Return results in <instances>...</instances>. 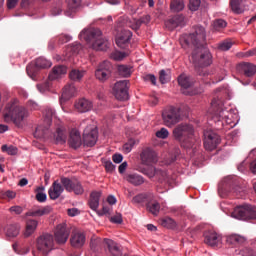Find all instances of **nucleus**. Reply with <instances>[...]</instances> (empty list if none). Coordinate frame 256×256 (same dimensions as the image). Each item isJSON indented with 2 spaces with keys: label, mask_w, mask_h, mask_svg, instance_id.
I'll return each mask as SVG.
<instances>
[{
  "label": "nucleus",
  "mask_w": 256,
  "mask_h": 256,
  "mask_svg": "<svg viewBox=\"0 0 256 256\" xmlns=\"http://www.w3.org/2000/svg\"><path fill=\"white\" fill-rule=\"evenodd\" d=\"M194 30V33L182 36L181 43L195 47L191 54V61L196 74L201 77H210L213 83H219L225 78V72L220 71V73L212 77L215 74V69L209 70L207 68L213 64V56L210 50L204 47L206 30L202 26H196Z\"/></svg>",
  "instance_id": "nucleus-1"
},
{
  "label": "nucleus",
  "mask_w": 256,
  "mask_h": 256,
  "mask_svg": "<svg viewBox=\"0 0 256 256\" xmlns=\"http://www.w3.org/2000/svg\"><path fill=\"white\" fill-rule=\"evenodd\" d=\"M64 189L69 193H75L77 196H81L84 193V187L79 180L61 177L60 182L56 180L50 187L48 192L50 199L57 200L64 192Z\"/></svg>",
  "instance_id": "nucleus-2"
},
{
  "label": "nucleus",
  "mask_w": 256,
  "mask_h": 256,
  "mask_svg": "<svg viewBox=\"0 0 256 256\" xmlns=\"http://www.w3.org/2000/svg\"><path fill=\"white\" fill-rule=\"evenodd\" d=\"M173 137L184 149H197L201 140L195 135L193 125L179 124L173 129Z\"/></svg>",
  "instance_id": "nucleus-3"
},
{
  "label": "nucleus",
  "mask_w": 256,
  "mask_h": 256,
  "mask_svg": "<svg viewBox=\"0 0 256 256\" xmlns=\"http://www.w3.org/2000/svg\"><path fill=\"white\" fill-rule=\"evenodd\" d=\"M28 116V111L15 103H8L4 110L5 123H14L16 127H22V122Z\"/></svg>",
  "instance_id": "nucleus-4"
},
{
  "label": "nucleus",
  "mask_w": 256,
  "mask_h": 256,
  "mask_svg": "<svg viewBox=\"0 0 256 256\" xmlns=\"http://www.w3.org/2000/svg\"><path fill=\"white\" fill-rule=\"evenodd\" d=\"M79 37L81 40H85L96 51H104L107 47V43L103 39L102 32L99 29H85Z\"/></svg>",
  "instance_id": "nucleus-5"
},
{
  "label": "nucleus",
  "mask_w": 256,
  "mask_h": 256,
  "mask_svg": "<svg viewBox=\"0 0 256 256\" xmlns=\"http://www.w3.org/2000/svg\"><path fill=\"white\" fill-rule=\"evenodd\" d=\"M54 247V238L50 233H43L37 238L36 250L34 256H47Z\"/></svg>",
  "instance_id": "nucleus-6"
},
{
  "label": "nucleus",
  "mask_w": 256,
  "mask_h": 256,
  "mask_svg": "<svg viewBox=\"0 0 256 256\" xmlns=\"http://www.w3.org/2000/svg\"><path fill=\"white\" fill-rule=\"evenodd\" d=\"M231 216L240 221H256V206L251 204L236 206Z\"/></svg>",
  "instance_id": "nucleus-7"
},
{
  "label": "nucleus",
  "mask_w": 256,
  "mask_h": 256,
  "mask_svg": "<svg viewBox=\"0 0 256 256\" xmlns=\"http://www.w3.org/2000/svg\"><path fill=\"white\" fill-rule=\"evenodd\" d=\"M163 124L166 127H174L181 121V108L169 106L162 111Z\"/></svg>",
  "instance_id": "nucleus-8"
},
{
  "label": "nucleus",
  "mask_w": 256,
  "mask_h": 256,
  "mask_svg": "<svg viewBox=\"0 0 256 256\" xmlns=\"http://www.w3.org/2000/svg\"><path fill=\"white\" fill-rule=\"evenodd\" d=\"M220 143H221V138L217 133L213 132L212 130L204 132V148H205V150L212 152L215 149H217V147L220 145Z\"/></svg>",
  "instance_id": "nucleus-9"
},
{
  "label": "nucleus",
  "mask_w": 256,
  "mask_h": 256,
  "mask_svg": "<svg viewBox=\"0 0 256 256\" xmlns=\"http://www.w3.org/2000/svg\"><path fill=\"white\" fill-rule=\"evenodd\" d=\"M128 89H129V81L122 80L114 84V88L112 89V92L114 93V97L117 100L124 101L129 99Z\"/></svg>",
  "instance_id": "nucleus-10"
},
{
  "label": "nucleus",
  "mask_w": 256,
  "mask_h": 256,
  "mask_svg": "<svg viewBox=\"0 0 256 256\" xmlns=\"http://www.w3.org/2000/svg\"><path fill=\"white\" fill-rule=\"evenodd\" d=\"M112 65L109 61H104L98 65V69H96V79L100 80V82H105L111 76Z\"/></svg>",
  "instance_id": "nucleus-11"
},
{
  "label": "nucleus",
  "mask_w": 256,
  "mask_h": 256,
  "mask_svg": "<svg viewBox=\"0 0 256 256\" xmlns=\"http://www.w3.org/2000/svg\"><path fill=\"white\" fill-rule=\"evenodd\" d=\"M84 144L87 147H94L97 143V139H98V130L96 127L93 126H88L85 130H84Z\"/></svg>",
  "instance_id": "nucleus-12"
},
{
  "label": "nucleus",
  "mask_w": 256,
  "mask_h": 256,
  "mask_svg": "<svg viewBox=\"0 0 256 256\" xmlns=\"http://www.w3.org/2000/svg\"><path fill=\"white\" fill-rule=\"evenodd\" d=\"M133 34L129 30H122L120 34L116 37L115 43L117 47L120 49H125L127 50L131 46V38Z\"/></svg>",
  "instance_id": "nucleus-13"
},
{
  "label": "nucleus",
  "mask_w": 256,
  "mask_h": 256,
  "mask_svg": "<svg viewBox=\"0 0 256 256\" xmlns=\"http://www.w3.org/2000/svg\"><path fill=\"white\" fill-rule=\"evenodd\" d=\"M209 112L212 113L213 117L218 119V121H222V119L227 117L223 109V102L220 99L212 100Z\"/></svg>",
  "instance_id": "nucleus-14"
},
{
  "label": "nucleus",
  "mask_w": 256,
  "mask_h": 256,
  "mask_svg": "<svg viewBox=\"0 0 256 256\" xmlns=\"http://www.w3.org/2000/svg\"><path fill=\"white\" fill-rule=\"evenodd\" d=\"M140 159L143 165L151 166L158 162L157 153L151 148H145L141 154Z\"/></svg>",
  "instance_id": "nucleus-15"
},
{
  "label": "nucleus",
  "mask_w": 256,
  "mask_h": 256,
  "mask_svg": "<svg viewBox=\"0 0 256 256\" xmlns=\"http://www.w3.org/2000/svg\"><path fill=\"white\" fill-rule=\"evenodd\" d=\"M164 24L166 29L173 31L178 27L185 26V17L181 14H178L167 19Z\"/></svg>",
  "instance_id": "nucleus-16"
},
{
  "label": "nucleus",
  "mask_w": 256,
  "mask_h": 256,
  "mask_svg": "<svg viewBox=\"0 0 256 256\" xmlns=\"http://www.w3.org/2000/svg\"><path fill=\"white\" fill-rule=\"evenodd\" d=\"M70 231L65 224H59L55 231V239L58 244H65L69 238Z\"/></svg>",
  "instance_id": "nucleus-17"
},
{
  "label": "nucleus",
  "mask_w": 256,
  "mask_h": 256,
  "mask_svg": "<svg viewBox=\"0 0 256 256\" xmlns=\"http://www.w3.org/2000/svg\"><path fill=\"white\" fill-rule=\"evenodd\" d=\"M237 69L246 77H252L256 74V65L249 62L240 63Z\"/></svg>",
  "instance_id": "nucleus-18"
},
{
  "label": "nucleus",
  "mask_w": 256,
  "mask_h": 256,
  "mask_svg": "<svg viewBox=\"0 0 256 256\" xmlns=\"http://www.w3.org/2000/svg\"><path fill=\"white\" fill-rule=\"evenodd\" d=\"M50 212H51L50 206L34 207L26 212V217H34V218L42 217V216L49 215Z\"/></svg>",
  "instance_id": "nucleus-19"
},
{
  "label": "nucleus",
  "mask_w": 256,
  "mask_h": 256,
  "mask_svg": "<svg viewBox=\"0 0 256 256\" xmlns=\"http://www.w3.org/2000/svg\"><path fill=\"white\" fill-rule=\"evenodd\" d=\"M68 143H69V146L73 149H79L82 145V138H81V135L80 133L73 129L71 132H70V138L68 140Z\"/></svg>",
  "instance_id": "nucleus-20"
},
{
  "label": "nucleus",
  "mask_w": 256,
  "mask_h": 256,
  "mask_svg": "<svg viewBox=\"0 0 256 256\" xmlns=\"http://www.w3.org/2000/svg\"><path fill=\"white\" fill-rule=\"evenodd\" d=\"M77 93V90L73 84H68L64 87L62 96L60 98V103L63 104V102L70 100L72 97H74Z\"/></svg>",
  "instance_id": "nucleus-21"
},
{
  "label": "nucleus",
  "mask_w": 256,
  "mask_h": 256,
  "mask_svg": "<svg viewBox=\"0 0 256 256\" xmlns=\"http://www.w3.org/2000/svg\"><path fill=\"white\" fill-rule=\"evenodd\" d=\"M70 241L73 247L81 248L85 244L86 236L84 235V233L76 231L73 232Z\"/></svg>",
  "instance_id": "nucleus-22"
},
{
  "label": "nucleus",
  "mask_w": 256,
  "mask_h": 256,
  "mask_svg": "<svg viewBox=\"0 0 256 256\" xmlns=\"http://www.w3.org/2000/svg\"><path fill=\"white\" fill-rule=\"evenodd\" d=\"M221 237L216 232H206L204 242L208 246L216 247L219 245Z\"/></svg>",
  "instance_id": "nucleus-23"
},
{
  "label": "nucleus",
  "mask_w": 256,
  "mask_h": 256,
  "mask_svg": "<svg viewBox=\"0 0 256 256\" xmlns=\"http://www.w3.org/2000/svg\"><path fill=\"white\" fill-rule=\"evenodd\" d=\"M104 246H106V248H108V251L113 256H120L121 255V250H120L119 246L117 245V243L114 240L104 238Z\"/></svg>",
  "instance_id": "nucleus-24"
},
{
  "label": "nucleus",
  "mask_w": 256,
  "mask_h": 256,
  "mask_svg": "<svg viewBox=\"0 0 256 256\" xmlns=\"http://www.w3.org/2000/svg\"><path fill=\"white\" fill-rule=\"evenodd\" d=\"M247 241V238L239 234H230L226 238V242L233 246L243 245Z\"/></svg>",
  "instance_id": "nucleus-25"
},
{
  "label": "nucleus",
  "mask_w": 256,
  "mask_h": 256,
  "mask_svg": "<svg viewBox=\"0 0 256 256\" xmlns=\"http://www.w3.org/2000/svg\"><path fill=\"white\" fill-rule=\"evenodd\" d=\"M93 107V104L91 101L85 99V98H82L80 99L79 101L76 102L75 104V108L81 112V113H85V112H88L92 109Z\"/></svg>",
  "instance_id": "nucleus-26"
},
{
  "label": "nucleus",
  "mask_w": 256,
  "mask_h": 256,
  "mask_svg": "<svg viewBox=\"0 0 256 256\" xmlns=\"http://www.w3.org/2000/svg\"><path fill=\"white\" fill-rule=\"evenodd\" d=\"M125 179L128 183H130L133 186H141L145 183L144 177L137 173L128 174L126 175Z\"/></svg>",
  "instance_id": "nucleus-27"
},
{
  "label": "nucleus",
  "mask_w": 256,
  "mask_h": 256,
  "mask_svg": "<svg viewBox=\"0 0 256 256\" xmlns=\"http://www.w3.org/2000/svg\"><path fill=\"white\" fill-rule=\"evenodd\" d=\"M100 198L101 192L92 191V193H90V201H88V205H90V209H92V211H97L99 207Z\"/></svg>",
  "instance_id": "nucleus-28"
},
{
  "label": "nucleus",
  "mask_w": 256,
  "mask_h": 256,
  "mask_svg": "<svg viewBox=\"0 0 256 256\" xmlns=\"http://www.w3.org/2000/svg\"><path fill=\"white\" fill-rule=\"evenodd\" d=\"M150 21H151V17L149 15L141 17L140 19H134L130 25V28L132 30L137 31L141 28L142 24L147 25L150 23Z\"/></svg>",
  "instance_id": "nucleus-29"
},
{
  "label": "nucleus",
  "mask_w": 256,
  "mask_h": 256,
  "mask_svg": "<svg viewBox=\"0 0 256 256\" xmlns=\"http://www.w3.org/2000/svg\"><path fill=\"white\" fill-rule=\"evenodd\" d=\"M38 227V221L35 219H28L26 222V230L24 232V236L26 238L30 237Z\"/></svg>",
  "instance_id": "nucleus-30"
},
{
  "label": "nucleus",
  "mask_w": 256,
  "mask_h": 256,
  "mask_svg": "<svg viewBox=\"0 0 256 256\" xmlns=\"http://www.w3.org/2000/svg\"><path fill=\"white\" fill-rule=\"evenodd\" d=\"M144 174L148 177V178H154V177H161V178H165L166 177V172L161 170V169H157L155 167H150L147 170H145Z\"/></svg>",
  "instance_id": "nucleus-31"
},
{
  "label": "nucleus",
  "mask_w": 256,
  "mask_h": 256,
  "mask_svg": "<svg viewBox=\"0 0 256 256\" xmlns=\"http://www.w3.org/2000/svg\"><path fill=\"white\" fill-rule=\"evenodd\" d=\"M67 73V68L65 66H56L53 68V71L49 75L50 80H56L62 77Z\"/></svg>",
  "instance_id": "nucleus-32"
},
{
  "label": "nucleus",
  "mask_w": 256,
  "mask_h": 256,
  "mask_svg": "<svg viewBox=\"0 0 256 256\" xmlns=\"http://www.w3.org/2000/svg\"><path fill=\"white\" fill-rule=\"evenodd\" d=\"M178 84L182 88L188 89L194 84V80L192 77L182 74L178 77Z\"/></svg>",
  "instance_id": "nucleus-33"
},
{
  "label": "nucleus",
  "mask_w": 256,
  "mask_h": 256,
  "mask_svg": "<svg viewBox=\"0 0 256 256\" xmlns=\"http://www.w3.org/2000/svg\"><path fill=\"white\" fill-rule=\"evenodd\" d=\"M56 144L63 145L66 143L67 132L63 128H57L56 134L54 135Z\"/></svg>",
  "instance_id": "nucleus-34"
},
{
  "label": "nucleus",
  "mask_w": 256,
  "mask_h": 256,
  "mask_svg": "<svg viewBox=\"0 0 256 256\" xmlns=\"http://www.w3.org/2000/svg\"><path fill=\"white\" fill-rule=\"evenodd\" d=\"M66 2L68 5V11L65 14L71 17L75 10L80 6L81 0H66Z\"/></svg>",
  "instance_id": "nucleus-35"
},
{
  "label": "nucleus",
  "mask_w": 256,
  "mask_h": 256,
  "mask_svg": "<svg viewBox=\"0 0 256 256\" xmlns=\"http://www.w3.org/2000/svg\"><path fill=\"white\" fill-rule=\"evenodd\" d=\"M146 208L153 216H158L160 212V203L156 201L148 202Z\"/></svg>",
  "instance_id": "nucleus-36"
},
{
  "label": "nucleus",
  "mask_w": 256,
  "mask_h": 256,
  "mask_svg": "<svg viewBox=\"0 0 256 256\" xmlns=\"http://www.w3.org/2000/svg\"><path fill=\"white\" fill-rule=\"evenodd\" d=\"M85 75V71L83 70H78V69H73L70 74L69 77L72 81L75 82H79L81 81V79L84 77Z\"/></svg>",
  "instance_id": "nucleus-37"
},
{
  "label": "nucleus",
  "mask_w": 256,
  "mask_h": 256,
  "mask_svg": "<svg viewBox=\"0 0 256 256\" xmlns=\"http://www.w3.org/2000/svg\"><path fill=\"white\" fill-rule=\"evenodd\" d=\"M43 115H44V121L45 123L49 126L51 125L53 116L55 115V111L50 108V107H46L43 111Z\"/></svg>",
  "instance_id": "nucleus-38"
},
{
  "label": "nucleus",
  "mask_w": 256,
  "mask_h": 256,
  "mask_svg": "<svg viewBox=\"0 0 256 256\" xmlns=\"http://www.w3.org/2000/svg\"><path fill=\"white\" fill-rule=\"evenodd\" d=\"M184 0H172L170 4V9L172 12H180L184 9Z\"/></svg>",
  "instance_id": "nucleus-39"
},
{
  "label": "nucleus",
  "mask_w": 256,
  "mask_h": 256,
  "mask_svg": "<svg viewBox=\"0 0 256 256\" xmlns=\"http://www.w3.org/2000/svg\"><path fill=\"white\" fill-rule=\"evenodd\" d=\"M39 67H37L36 62L34 63H30L27 68V74L33 79H36L37 73H38Z\"/></svg>",
  "instance_id": "nucleus-40"
},
{
  "label": "nucleus",
  "mask_w": 256,
  "mask_h": 256,
  "mask_svg": "<svg viewBox=\"0 0 256 256\" xmlns=\"http://www.w3.org/2000/svg\"><path fill=\"white\" fill-rule=\"evenodd\" d=\"M130 51L126 50L125 52L115 51L110 54V58L114 59L115 61H122L124 58L129 56Z\"/></svg>",
  "instance_id": "nucleus-41"
},
{
  "label": "nucleus",
  "mask_w": 256,
  "mask_h": 256,
  "mask_svg": "<svg viewBox=\"0 0 256 256\" xmlns=\"http://www.w3.org/2000/svg\"><path fill=\"white\" fill-rule=\"evenodd\" d=\"M230 7L236 14L243 13V8H241V0H230Z\"/></svg>",
  "instance_id": "nucleus-42"
},
{
  "label": "nucleus",
  "mask_w": 256,
  "mask_h": 256,
  "mask_svg": "<svg viewBox=\"0 0 256 256\" xmlns=\"http://www.w3.org/2000/svg\"><path fill=\"white\" fill-rule=\"evenodd\" d=\"M161 226L168 229H174L176 227V221L171 217H165L161 220Z\"/></svg>",
  "instance_id": "nucleus-43"
},
{
  "label": "nucleus",
  "mask_w": 256,
  "mask_h": 256,
  "mask_svg": "<svg viewBox=\"0 0 256 256\" xmlns=\"http://www.w3.org/2000/svg\"><path fill=\"white\" fill-rule=\"evenodd\" d=\"M20 232V227L16 224L10 225L7 229V236L10 238H15Z\"/></svg>",
  "instance_id": "nucleus-44"
},
{
  "label": "nucleus",
  "mask_w": 256,
  "mask_h": 256,
  "mask_svg": "<svg viewBox=\"0 0 256 256\" xmlns=\"http://www.w3.org/2000/svg\"><path fill=\"white\" fill-rule=\"evenodd\" d=\"M1 150L3 153H7L9 156L17 155L18 149L15 146L2 145Z\"/></svg>",
  "instance_id": "nucleus-45"
},
{
  "label": "nucleus",
  "mask_w": 256,
  "mask_h": 256,
  "mask_svg": "<svg viewBox=\"0 0 256 256\" xmlns=\"http://www.w3.org/2000/svg\"><path fill=\"white\" fill-rule=\"evenodd\" d=\"M36 66L39 68V69H46V68H50L51 67V62L50 61H48V60H46V59H44V58H38L37 60H36Z\"/></svg>",
  "instance_id": "nucleus-46"
},
{
  "label": "nucleus",
  "mask_w": 256,
  "mask_h": 256,
  "mask_svg": "<svg viewBox=\"0 0 256 256\" xmlns=\"http://www.w3.org/2000/svg\"><path fill=\"white\" fill-rule=\"evenodd\" d=\"M44 187L40 186L37 188V194H36V199L39 203H44L47 200V195L43 193Z\"/></svg>",
  "instance_id": "nucleus-47"
},
{
  "label": "nucleus",
  "mask_w": 256,
  "mask_h": 256,
  "mask_svg": "<svg viewBox=\"0 0 256 256\" xmlns=\"http://www.w3.org/2000/svg\"><path fill=\"white\" fill-rule=\"evenodd\" d=\"M118 73L122 77H129L131 75V67L125 66V65H120V66H118Z\"/></svg>",
  "instance_id": "nucleus-48"
},
{
  "label": "nucleus",
  "mask_w": 256,
  "mask_h": 256,
  "mask_svg": "<svg viewBox=\"0 0 256 256\" xmlns=\"http://www.w3.org/2000/svg\"><path fill=\"white\" fill-rule=\"evenodd\" d=\"M136 142L134 139H129L124 145H123V152L125 154L131 153L135 146Z\"/></svg>",
  "instance_id": "nucleus-49"
},
{
  "label": "nucleus",
  "mask_w": 256,
  "mask_h": 256,
  "mask_svg": "<svg viewBox=\"0 0 256 256\" xmlns=\"http://www.w3.org/2000/svg\"><path fill=\"white\" fill-rule=\"evenodd\" d=\"M232 47H233V42L230 40H225L218 44V49L221 51H228Z\"/></svg>",
  "instance_id": "nucleus-50"
},
{
  "label": "nucleus",
  "mask_w": 256,
  "mask_h": 256,
  "mask_svg": "<svg viewBox=\"0 0 256 256\" xmlns=\"http://www.w3.org/2000/svg\"><path fill=\"white\" fill-rule=\"evenodd\" d=\"M213 26L216 31H220L222 29H225V27H227V22H225V20L223 19H219L214 21Z\"/></svg>",
  "instance_id": "nucleus-51"
},
{
  "label": "nucleus",
  "mask_w": 256,
  "mask_h": 256,
  "mask_svg": "<svg viewBox=\"0 0 256 256\" xmlns=\"http://www.w3.org/2000/svg\"><path fill=\"white\" fill-rule=\"evenodd\" d=\"M147 199V196L143 193L138 194L136 196H134L131 200L132 204H141L144 203L145 200Z\"/></svg>",
  "instance_id": "nucleus-52"
},
{
  "label": "nucleus",
  "mask_w": 256,
  "mask_h": 256,
  "mask_svg": "<svg viewBox=\"0 0 256 256\" xmlns=\"http://www.w3.org/2000/svg\"><path fill=\"white\" fill-rule=\"evenodd\" d=\"M201 6V0H189V9L191 11H197Z\"/></svg>",
  "instance_id": "nucleus-53"
},
{
  "label": "nucleus",
  "mask_w": 256,
  "mask_h": 256,
  "mask_svg": "<svg viewBox=\"0 0 256 256\" xmlns=\"http://www.w3.org/2000/svg\"><path fill=\"white\" fill-rule=\"evenodd\" d=\"M158 139H167L169 137V131L166 128H161L156 132Z\"/></svg>",
  "instance_id": "nucleus-54"
},
{
  "label": "nucleus",
  "mask_w": 256,
  "mask_h": 256,
  "mask_svg": "<svg viewBox=\"0 0 256 256\" xmlns=\"http://www.w3.org/2000/svg\"><path fill=\"white\" fill-rule=\"evenodd\" d=\"M170 80V76L166 73L165 70H161L159 72V81L162 84L167 83Z\"/></svg>",
  "instance_id": "nucleus-55"
},
{
  "label": "nucleus",
  "mask_w": 256,
  "mask_h": 256,
  "mask_svg": "<svg viewBox=\"0 0 256 256\" xmlns=\"http://www.w3.org/2000/svg\"><path fill=\"white\" fill-rule=\"evenodd\" d=\"M72 39L69 35H60L56 40L59 44H65Z\"/></svg>",
  "instance_id": "nucleus-56"
},
{
  "label": "nucleus",
  "mask_w": 256,
  "mask_h": 256,
  "mask_svg": "<svg viewBox=\"0 0 256 256\" xmlns=\"http://www.w3.org/2000/svg\"><path fill=\"white\" fill-rule=\"evenodd\" d=\"M9 211H10L11 213L16 214V215H20V214H22V212H23V208H22L21 206H19V205H14V206H11V207L9 208Z\"/></svg>",
  "instance_id": "nucleus-57"
},
{
  "label": "nucleus",
  "mask_w": 256,
  "mask_h": 256,
  "mask_svg": "<svg viewBox=\"0 0 256 256\" xmlns=\"http://www.w3.org/2000/svg\"><path fill=\"white\" fill-rule=\"evenodd\" d=\"M110 222H112L114 224H122V222H123L122 215L116 214V215L110 217Z\"/></svg>",
  "instance_id": "nucleus-58"
},
{
  "label": "nucleus",
  "mask_w": 256,
  "mask_h": 256,
  "mask_svg": "<svg viewBox=\"0 0 256 256\" xmlns=\"http://www.w3.org/2000/svg\"><path fill=\"white\" fill-rule=\"evenodd\" d=\"M143 78H144L145 81L151 82V84H153V85L157 84V78L153 74L145 75Z\"/></svg>",
  "instance_id": "nucleus-59"
},
{
  "label": "nucleus",
  "mask_w": 256,
  "mask_h": 256,
  "mask_svg": "<svg viewBox=\"0 0 256 256\" xmlns=\"http://www.w3.org/2000/svg\"><path fill=\"white\" fill-rule=\"evenodd\" d=\"M104 168H106V172L112 173L115 171V165L111 161H106L104 163Z\"/></svg>",
  "instance_id": "nucleus-60"
},
{
  "label": "nucleus",
  "mask_w": 256,
  "mask_h": 256,
  "mask_svg": "<svg viewBox=\"0 0 256 256\" xmlns=\"http://www.w3.org/2000/svg\"><path fill=\"white\" fill-rule=\"evenodd\" d=\"M49 87H50V83L49 82H45L43 84H38L37 85V88H38V90L41 93L45 92L47 89H49Z\"/></svg>",
  "instance_id": "nucleus-61"
},
{
  "label": "nucleus",
  "mask_w": 256,
  "mask_h": 256,
  "mask_svg": "<svg viewBox=\"0 0 256 256\" xmlns=\"http://www.w3.org/2000/svg\"><path fill=\"white\" fill-rule=\"evenodd\" d=\"M3 196L4 198L14 199L16 197V193L14 191L7 190L4 192Z\"/></svg>",
  "instance_id": "nucleus-62"
},
{
  "label": "nucleus",
  "mask_w": 256,
  "mask_h": 256,
  "mask_svg": "<svg viewBox=\"0 0 256 256\" xmlns=\"http://www.w3.org/2000/svg\"><path fill=\"white\" fill-rule=\"evenodd\" d=\"M61 12H62V6H54V7L52 8V11H51V13H52L53 16L60 15Z\"/></svg>",
  "instance_id": "nucleus-63"
},
{
  "label": "nucleus",
  "mask_w": 256,
  "mask_h": 256,
  "mask_svg": "<svg viewBox=\"0 0 256 256\" xmlns=\"http://www.w3.org/2000/svg\"><path fill=\"white\" fill-rule=\"evenodd\" d=\"M35 137H44L45 131L42 129L41 126H38L35 131Z\"/></svg>",
  "instance_id": "nucleus-64"
}]
</instances>
